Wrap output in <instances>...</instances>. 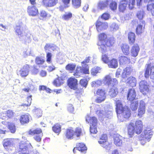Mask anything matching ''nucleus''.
Here are the masks:
<instances>
[{
    "label": "nucleus",
    "mask_w": 154,
    "mask_h": 154,
    "mask_svg": "<svg viewBox=\"0 0 154 154\" xmlns=\"http://www.w3.org/2000/svg\"><path fill=\"white\" fill-rule=\"evenodd\" d=\"M116 111L118 115V119L121 122H123L125 119H128L131 115L130 109L127 107H124L122 102L120 100L116 101Z\"/></svg>",
    "instance_id": "f257e3e1"
},
{
    "label": "nucleus",
    "mask_w": 154,
    "mask_h": 154,
    "mask_svg": "<svg viewBox=\"0 0 154 154\" xmlns=\"http://www.w3.org/2000/svg\"><path fill=\"white\" fill-rule=\"evenodd\" d=\"M25 27V25L21 21H19L16 23L14 29L16 34L20 38L29 43L31 40V35L29 32L25 34L23 30Z\"/></svg>",
    "instance_id": "f03ea898"
},
{
    "label": "nucleus",
    "mask_w": 154,
    "mask_h": 154,
    "mask_svg": "<svg viewBox=\"0 0 154 154\" xmlns=\"http://www.w3.org/2000/svg\"><path fill=\"white\" fill-rule=\"evenodd\" d=\"M115 42L114 38L110 37L106 41H99L97 43L99 51L102 53L106 52L107 47L112 46Z\"/></svg>",
    "instance_id": "7ed1b4c3"
},
{
    "label": "nucleus",
    "mask_w": 154,
    "mask_h": 154,
    "mask_svg": "<svg viewBox=\"0 0 154 154\" xmlns=\"http://www.w3.org/2000/svg\"><path fill=\"white\" fill-rule=\"evenodd\" d=\"M93 107L96 113L100 118L106 117L110 119L112 117V113L111 110H106L105 112H103L101 110L100 106L97 104L94 105L93 106L91 107V108H92Z\"/></svg>",
    "instance_id": "20e7f679"
},
{
    "label": "nucleus",
    "mask_w": 154,
    "mask_h": 154,
    "mask_svg": "<svg viewBox=\"0 0 154 154\" xmlns=\"http://www.w3.org/2000/svg\"><path fill=\"white\" fill-rule=\"evenodd\" d=\"M107 137L105 134H102L98 141L101 146L106 149V152H108L110 149L111 144L107 141Z\"/></svg>",
    "instance_id": "39448f33"
},
{
    "label": "nucleus",
    "mask_w": 154,
    "mask_h": 154,
    "mask_svg": "<svg viewBox=\"0 0 154 154\" xmlns=\"http://www.w3.org/2000/svg\"><path fill=\"white\" fill-rule=\"evenodd\" d=\"M3 142L4 147L9 152V154H12L14 152L15 148L13 146V139L11 138L5 139Z\"/></svg>",
    "instance_id": "423d86ee"
},
{
    "label": "nucleus",
    "mask_w": 154,
    "mask_h": 154,
    "mask_svg": "<svg viewBox=\"0 0 154 154\" xmlns=\"http://www.w3.org/2000/svg\"><path fill=\"white\" fill-rule=\"evenodd\" d=\"M81 133V130L80 128H77L75 131L72 129H68L66 131L65 136L68 139H71L74 135H76L77 137H79Z\"/></svg>",
    "instance_id": "0eeeda50"
},
{
    "label": "nucleus",
    "mask_w": 154,
    "mask_h": 154,
    "mask_svg": "<svg viewBox=\"0 0 154 154\" xmlns=\"http://www.w3.org/2000/svg\"><path fill=\"white\" fill-rule=\"evenodd\" d=\"M40 129L37 128L33 131L30 130L29 134L31 135H35L33 137L34 139L37 142H39L41 141L42 137L43 136Z\"/></svg>",
    "instance_id": "6e6552de"
},
{
    "label": "nucleus",
    "mask_w": 154,
    "mask_h": 154,
    "mask_svg": "<svg viewBox=\"0 0 154 154\" xmlns=\"http://www.w3.org/2000/svg\"><path fill=\"white\" fill-rule=\"evenodd\" d=\"M96 94L98 95L97 98L96 100V102L97 103H100L104 100L106 98V92L103 89H98L97 91Z\"/></svg>",
    "instance_id": "1a4fd4ad"
},
{
    "label": "nucleus",
    "mask_w": 154,
    "mask_h": 154,
    "mask_svg": "<svg viewBox=\"0 0 154 154\" xmlns=\"http://www.w3.org/2000/svg\"><path fill=\"white\" fill-rule=\"evenodd\" d=\"M140 89L143 94H146L149 91V85L144 80L141 81L139 83Z\"/></svg>",
    "instance_id": "9d476101"
},
{
    "label": "nucleus",
    "mask_w": 154,
    "mask_h": 154,
    "mask_svg": "<svg viewBox=\"0 0 154 154\" xmlns=\"http://www.w3.org/2000/svg\"><path fill=\"white\" fill-rule=\"evenodd\" d=\"M27 11L29 15L32 16H36L38 14V10L35 5H30L27 8Z\"/></svg>",
    "instance_id": "9b49d317"
},
{
    "label": "nucleus",
    "mask_w": 154,
    "mask_h": 154,
    "mask_svg": "<svg viewBox=\"0 0 154 154\" xmlns=\"http://www.w3.org/2000/svg\"><path fill=\"white\" fill-rule=\"evenodd\" d=\"M153 132L152 131V130L148 128H146L144 129L143 133L140 136L143 137V138L150 140V138L152 137Z\"/></svg>",
    "instance_id": "f8f14e48"
},
{
    "label": "nucleus",
    "mask_w": 154,
    "mask_h": 154,
    "mask_svg": "<svg viewBox=\"0 0 154 154\" xmlns=\"http://www.w3.org/2000/svg\"><path fill=\"white\" fill-rule=\"evenodd\" d=\"M96 26L98 32L106 29L108 27V23L106 22L103 23L97 20L96 23Z\"/></svg>",
    "instance_id": "ddd939ff"
},
{
    "label": "nucleus",
    "mask_w": 154,
    "mask_h": 154,
    "mask_svg": "<svg viewBox=\"0 0 154 154\" xmlns=\"http://www.w3.org/2000/svg\"><path fill=\"white\" fill-rule=\"evenodd\" d=\"M146 69L144 74L145 77L146 78H148L149 72L150 73H154V66L151 63L146 65L145 66Z\"/></svg>",
    "instance_id": "4468645a"
},
{
    "label": "nucleus",
    "mask_w": 154,
    "mask_h": 154,
    "mask_svg": "<svg viewBox=\"0 0 154 154\" xmlns=\"http://www.w3.org/2000/svg\"><path fill=\"white\" fill-rule=\"evenodd\" d=\"M146 104L143 100L140 101L139 103V106L138 108V116L140 117H142V115L145 112Z\"/></svg>",
    "instance_id": "2eb2a0df"
},
{
    "label": "nucleus",
    "mask_w": 154,
    "mask_h": 154,
    "mask_svg": "<svg viewBox=\"0 0 154 154\" xmlns=\"http://www.w3.org/2000/svg\"><path fill=\"white\" fill-rule=\"evenodd\" d=\"M77 80L73 78H71L68 80V85L72 89L76 90L77 89Z\"/></svg>",
    "instance_id": "dca6fc26"
},
{
    "label": "nucleus",
    "mask_w": 154,
    "mask_h": 154,
    "mask_svg": "<svg viewBox=\"0 0 154 154\" xmlns=\"http://www.w3.org/2000/svg\"><path fill=\"white\" fill-rule=\"evenodd\" d=\"M7 115L6 113L2 112L0 113L1 118L2 119L7 120L8 118L12 117L14 115V113L11 110H8L6 112Z\"/></svg>",
    "instance_id": "f3484780"
},
{
    "label": "nucleus",
    "mask_w": 154,
    "mask_h": 154,
    "mask_svg": "<svg viewBox=\"0 0 154 154\" xmlns=\"http://www.w3.org/2000/svg\"><path fill=\"white\" fill-rule=\"evenodd\" d=\"M87 149L86 147L83 143H78L76 144V147L73 149V151L74 153H76V150L81 151L82 152H85Z\"/></svg>",
    "instance_id": "a211bd4d"
},
{
    "label": "nucleus",
    "mask_w": 154,
    "mask_h": 154,
    "mask_svg": "<svg viewBox=\"0 0 154 154\" xmlns=\"http://www.w3.org/2000/svg\"><path fill=\"white\" fill-rule=\"evenodd\" d=\"M29 70V66L28 65L24 66L18 72L22 77H26L28 74Z\"/></svg>",
    "instance_id": "6ab92c4d"
},
{
    "label": "nucleus",
    "mask_w": 154,
    "mask_h": 154,
    "mask_svg": "<svg viewBox=\"0 0 154 154\" xmlns=\"http://www.w3.org/2000/svg\"><path fill=\"white\" fill-rule=\"evenodd\" d=\"M143 125L142 121L137 120L136 122L135 125L134 127L135 132L137 134H140L142 131Z\"/></svg>",
    "instance_id": "aec40b11"
},
{
    "label": "nucleus",
    "mask_w": 154,
    "mask_h": 154,
    "mask_svg": "<svg viewBox=\"0 0 154 154\" xmlns=\"http://www.w3.org/2000/svg\"><path fill=\"white\" fill-rule=\"evenodd\" d=\"M42 2L45 6L51 7L58 3V0H43Z\"/></svg>",
    "instance_id": "412c9836"
},
{
    "label": "nucleus",
    "mask_w": 154,
    "mask_h": 154,
    "mask_svg": "<svg viewBox=\"0 0 154 154\" xmlns=\"http://www.w3.org/2000/svg\"><path fill=\"white\" fill-rule=\"evenodd\" d=\"M136 97V93L134 88H132L128 90L127 99L129 101H132L135 99Z\"/></svg>",
    "instance_id": "4be33fe9"
},
{
    "label": "nucleus",
    "mask_w": 154,
    "mask_h": 154,
    "mask_svg": "<svg viewBox=\"0 0 154 154\" xmlns=\"http://www.w3.org/2000/svg\"><path fill=\"white\" fill-rule=\"evenodd\" d=\"M140 50L139 46L137 44L134 45L131 50V53L132 56L135 57L138 54Z\"/></svg>",
    "instance_id": "5701e85b"
},
{
    "label": "nucleus",
    "mask_w": 154,
    "mask_h": 154,
    "mask_svg": "<svg viewBox=\"0 0 154 154\" xmlns=\"http://www.w3.org/2000/svg\"><path fill=\"white\" fill-rule=\"evenodd\" d=\"M86 121L90 124V125L93 126H96L97 124V119L95 117H90L88 116L86 119Z\"/></svg>",
    "instance_id": "b1692460"
},
{
    "label": "nucleus",
    "mask_w": 154,
    "mask_h": 154,
    "mask_svg": "<svg viewBox=\"0 0 154 154\" xmlns=\"http://www.w3.org/2000/svg\"><path fill=\"white\" fill-rule=\"evenodd\" d=\"M140 22L141 23L137 26L136 29L137 34L138 35L140 34L143 32L145 24V21L143 20L140 21Z\"/></svg>",
    "instance_id": "393cba45"
},
{
    "label": "nucleus",
    "mask_w": 154,
    "mask_h": 154,
    "mask_svg": "<svg viewBox=\"0 0 154 154\" xmlns=\"http://www.w3.org/2000/svg\"><path fill=\"white\" fill-rule=\"evenodd\" d=\"M44 48L46 51L48 50L49 51L57 50L58 49V47L54 44L50 43L47 44Z\"/></svg>",
    "instance_id": "a878e982"
},
{
    "label": "nucleus",
    "mask_w": 154,
    "mask_h": 154,
    "mask_svg": "<svg viewBox=\"0 0 154 154\" xmlns=\"http://www.w3.org/2000/svg\"><path fill=\"white\" fill-rule=\"evenodd\" d=\"M128 0H122L119 5V9L120 11L123 12L126 9L128 4Z\"/></svg>",
    "instance_id": "bb28decb"
},
{
    "label": "nucleus",
    "mask_w": 154,
    "mask_h": 154,
    "mask_svg": "<svg viewBox=\"0 0 154 154\" xmlns=\"http://www.w3.org/2000/svg\"><path fill=\"white\" fill-rule=\"evenodd\" d=\"M126 82L133 87L136 85L137 81L135 78L131 76L127 79Z\"/></svg>",
    "instance_id": "cd10ccee"
},
{
    "label": "nucleus",
    "mask_w": 154,
    "mask_h": 154,
    "mask_svg": "<svg viewBox=\"0 0 154 154\" xmlns=\"http://www.w3.org/2000/svg\"><path fill=\"white\" fill-rule=\"evenodd\" d=\"M109 4V0L100 1L98 4V8L103 10Z\"/></svg>",
    "instance_id": "c85d7f7f"
},
{
    "label": "nucleus",
    "mask_w": 154,
    "mask_h": 154,
    "mask_svg": "<svg viewBox=\"0 0 154 154\" xmlns=\"http://www.w3.org/2000/svg\"><path fill=\"white\" fill-rule=\"evenodd\" d=\"M3 124H8V128L10 130L11 132L12 133H14L16 131L14 123L8 122H2Z\"/></svg>",
    "instance_id": "c756f323"
},
{
    "label": "nucleus",
    "mask_w": 154,
    "mask_h": 154,
    "mask_svg": "<svg viewBox=\"0 0 154 154\" xmlns=\"http://www.w3.org/2000/svg\"><path fill=\"white\" fill-rule=\"evenodd\" d=\"M130 62V59L127 57L125 56H121L119 57V63L120 64H125L129 63Z\"/></svg>",
    "instance_id": "7c9ffc66"
},
{
    "label": "nucleus",
    "mask_w": 154,
    "mask_h": 154,
    "mask_svg": "<svg viewBox=\"0 0 154 154\" xmlns=\"http://www.w3.org/2000/svg\"><path fill=\"white\" fill-rule=\"evenodd\" d=\"M121 49L124 54L128 55L129 54V47L128 45L123 44L121 46Z\"/></svg>",
    "instance_id": "2f4dec72"
},
{
    "label": "nucleus",
    "mask_w": 154,
    "mask_h": 154,
    "mask_svg": "<svg viewBox=\"0 0 154 154\" xmlns=\"http://www.w3.org/2000/svg\"><path fill=\"white\" fill-rule=\"evenodd\" d=\"M128 134L131 137L135 132L134 124L133 123H130L128 126Z\"/></svg>",
    "instance_id": "473e14b6"
},
{
    "label": "nucleus",
    "mask_w": 154,
    "mask_h": 154,
    "mask_svg": "<svg viewBox=\"0 0 154 154\" xmlns=\"http://www.w3.org/2000/svg\"><path fill=\"white\" fill-rule=\"evenodd\" d=\"M29 121V118L28 115L26 114L21 116L20 122L22 124H24L28 123Z\"/></svg>",
    "instance_id": "72a5a7b5"
},
{
    "label": "nucleus",
    "mask_w": 154,
    "mask_h": 154,
    "mask_svg": "<svg viewBox=\"0 0 154 154\" xmlns=\"http://www.w3.org/2000/svg\"><path fill=\"white\" fill-rule=\"evenodd\" d=\"M128 38L130 44L134 43L135 39V35L134 33L130 32L128 34Z\"/></svg>",
    "instance_id": "f704fd0d"
},
{
    "label": "nucleus",
    "mask_w": 154,
    "mask_h": 154,
    "mask_svg": "<svg viewBox=\"0 0 154 154\" xmlns=\"http://www.w3.org/2000/svg\"><path fill=\"white\" fill-rule=\"evenodd\" d=\"M108 66L111 68H117L118 66V62L117 60L115 59H112L108 64Z\"/></svg>",
    "instance_id": "c9c22d12"
},
{
    "label": "nucleus",
    "mask_w": 154,
    "mask_h": 154,
    "mask_svg": "<svg viewBox=\"0 0 154 154\" xmlns=\"http://www.w3.org/2000/svg\"><path fill=\"white\" fill-rule=\"evenodd\" d=\"M139 102L138 100H134L131 102L130 108L133 111H135L137 109L138 107Z\"/></svg>",
    "instance_id": "e433bc0d"
},
{
    "label": "nucleus",
    "mask_w": 154,
    "mask_h": 154,
    "mask_svg": "<svg viewBox=\"0 0 154 154\" xmlns=\"http://www.w3.org/2000/svg\"><path fill=\"white\" fill-rule=\"evenodd\" d=\"M117 89L112 88H111L109 92V94L112 97H114L116 96L118 93Z\"/></svg>",
    "instance_id": "4c0bfd02"
},
{
    "label": "nucleus",
    "mask_w": 154,
    "mask_h": 154,
    "mask_svg": "<svg viewBox=\"0 0 154 154\" xmlns=\"http://www.w3.org/2000/svg\"><path fill=\"white\" fill-rule=\"evenodd\" d=\"M73 7L78 8L81 6V0H72Z\"/></svg>",
    "instance_id": "58836bf2"
},
{
    "label": "nucleus",
    "mask_w": 154,
    "mask_h": 154,
    "mask_svg": "<svg viewBox=\"0 0 154 154\" xmlns=\"http://www.w3.org/2000/svg\"><path fill=\"white\" fill-rule=\"evenodd\" d=\"M121 137L120 136L118 137H115L114 138V143L118 146H121L122 144V141L121 139Z\"/></svg>",
    "instance_id": "ea45409f"
},
{
    "label": "nucleus",
    "mask_w": 154,
    "mask_h": 154,
    "mask_svg": "<svg viewBox=\"0 0 154 154\" xmlns=\"http://www.w3.org/2000/svg\"><path fill=\"white\" fill-rule=\"evenodd\" d=\"M52 130L55 133L58 134L61 131L60 125L58 123L56 124L52 127Z\"/></svg>",
    "instance_id": "a19ab883"
},
{
    "label": "nucleus",
    "mask_w": 154,
    "mask_h": 154,
    "mask_svg": "<svg viewBox=\"0 0 154 154\" xmlns=\"http://www.w3.org/2000/svg\"><path fill=\"white\" fill-rule=\"evenodd\" d=\"M63 80L60 77L55 79L53 82L54 85L56 86H59L63 83Z\"/></svg>",
    "instance_id": "79ce46f5"
},
{
    "label": "nucleus",
    "mask_w": 154,
    "mask_h": 154,
    "mask_svg": "<svg viewBox=\"0 0 154 154\" xmlns=\"http://www.w3.org/2000/svg\"><path fill=\"white\" fill-rule=\"evenodd\" d=\"M34 113L36 115L38 118L41 117L42 115V111L40 109H36L33 110Z\"/></svg>",
    "instance_id": "37998d69"
},
{
    "label": "nucleus",
    "mask_w": 154,
    "mask_h": 154,
    "mask_svg": "<svg viewBox=\"0 0 154 154\" xmlns=\"http://www.w3.org/2000/svg\"><path fill=\"white\" fill-rule=\"evenodd\" d=\"M110 30L112 31L115 32L118 30L119 26L118 24L113 23L110 26Z\"/></svg>",
    "instance_id": "c03bdc74"
},
{
    "label": "nucleus",
    "mask_w": 154,
    "mask_h": 154,
    "mask_svg": "<svg viewBox=\"0 0 154 154\" xmlns=\"http://www.w3.org/2000/svg\"><path fill=\"white\" fill-rule=\"evenodd\" d=\"M28 149L25 143H23V142H21L20 143L19 145V150L18 151L19 152H20L24 150Z\"/></svg>",
    "instance_id": "a18cd8bd"
},
{
    "label": "nucleus",
    "mask_w": 154,
    "mask_h": 154,
    "mask_svg": "<svg viewBox=\"0 0 154 154\" xmlns=\"http://www.w3.org/2000/svg\"><path fill=\"white\" fill-rule=\"evenodd\" d=\"M101 84L102 81L98 80L92 82L91 83V85L92 87H95L100 85Z\"/></svg>",
    "instance_id": "49530a36"
},
{
    "label": "nucleus",
    "mask_w": 154,
    "mask_h": 154,
    "mask_svg": "<svg viewBox=\"0 0 154 154\" xmlns=\"http://www.w3.org/2000/svg\"><path fill=\"white\" fill-rule=\"evenodd\" d=\"M100 69L99 67H94L91 70V74L92 75L94 76L98 72H100Z\"/></svg>",
    "instance_id": "de8ad7c7"
},
{
    "label": "nucleus",
    "mask_w": 154,
    "mask_h": 154,
    "mask_svg": "<svg viewBox=\"0 0 154 154\" xmlns=\"http://www.w3.org/2000/svg\"><path fill=\"white\" fill-rule=\"evenodd\" d=\"M147 8L148 11H151L152 15L154 16V4L148 5Z\"/></svg>",
    "instance_id": "09e8293b"
},
{
    "label": "nucleus",
    "mask_w": 154,
    "mask_h": 154,
    "mask_svg": "<svg viewBox=\"0 0 154 154\" xmlns=\"http://www.w3.org/2000/svg\"><path fill=\"white\" fill-rule=\"evenodd\" d=\"M72 17V14L71 13H65L62 16V18L65 20H68Z\"/></svg>",
    "instance_id": "8fccbe9b"
},
{
    "label": "nucleus",
    "mask_w": 154,
    "mask_h": 154,
    "mask_svg": "<svg viewBox=\"0 0 154 154\" xmlns=\"http://www.w3.org/2000/svg\"><path fill=\"white\" fill-rule=\"evenodd\" d=\"M144 12L143 10H140L137 11V16L138 18L141 21L143 18Z\"/></svg>",
    "instance_id": "3c124183"
},
{
    "label": "nucleus",
    "mask_w": 154,
    "mask_h": 154,
    "mask_svg": "<svg viewBox=\"0 0 154 154\" xmlns=\"http://www.w3.org/2000/svg\"><path fill=\"white\" fill-rule=\"evenodd\" d=\"M111 80L110 76L107 75L106 76L105 79V83L106 84H107L109 86H110L111 84Z\"/></svg>",
    "instance_id": "603ef678"
},
{
    "label": "nucleus",
    "mask_w": 154,
    "mask_h": 154,
    "mask_svg": "<svg viewBox=\"0 0 154 154\" xmlns=\"http://www.w3.org/2000/svg\"><path fill=\"white\" fill-rule=\"evenodd\" d=\"M76 66V65L74 64H69L66 65V69L67 70L70 71H73L74 70Z\"/></svg>",
    "instance_id": "864d4df0"
},
{
    "label": "nucleus",
    "mask_w": 154,
    "mask_h": 154,
    "mask_svg": "<svg viewBox=\"0 0 154 154\" xmlns=\"http://www.w3.org/2000/svg\"><path fill=\"white\" fill-rule=\"evenodd\" d=\"M35 62L38 64H42L45 62V60L42 57H37L35 59Z\"/></svg>",
    "instance_id": "5fc2aeb1"
},
{
    "label": "nucleus",
    "mask_w": 154,
    "mask_h": 154,
    "mask_svg": "<svg viewBox=\"0 0 154 154\" xmlns=\"http://www.w3.org/2000/svg\"><path fill=\"white\" fill-rule=\"evenodd\" d=\"M88 83V81L86 79H81L80 82V84L83 87L86 88Z\"/></svg>",
    "instance_id": "6e6d98bb"
},
{
    "label": "nucleus",
    "mask_w": 154,
    "mask_h": 154,
    "mask_svg": "<svg viewBox=\"0 0 154 154\" xmlns=\"http://www.w3.org/2000/svg\"><path fill=\"white\" fill-rule=\"evenodd\" d=\"M102 60L105 63H107L109 62V59L106 54H103L102 56Z\"/></svg>",
    "instance_id": "4d7b16f0"
},
{
    "label": "nucleus",
    "mask_w": 154,
    "mask_h": 154,
    "mask_svg": "<svg viewBox=\"0 0 154 154\" xmlns=\"http://www.w3.org/2000/svg\"><path fill=\"white\" fill-rule=\"evenodd\" d=\"M99 38L100 40L99 41H105L107 38V36L104 33H103L99 35Z\"/></svg>",
    "instance_id": "13d9d810"
},
{
    "label": "nucleus",
    "mask_w": 154,
    "mask_h": 154,
    "mask_svg": "<svg viewBox=\"0 0 154 154\" xmlns=\"http://www.w3.org/2000/svg\"><path fill=\"white\" fill-rule=\"evenodd\" d=\"M47 53L46 55V61L49 63H51V62L52 54L51 53L48 52Z\"/></svg>",
    "instance_id": "bf43d9fd"
},
{
    "label": "nucleus",
    "mask_w": 154,
    "mask_h": 154,
    "mask_svg": "<svg viewBox=\"0 0 154 154\" xmlns=\"http://www.w3.org/2000/svg\"><path fill=\"white\" fill-rule=\"evenodd\" d=\"M90 132L91 134H96L97 132L96 126H93L90 125Z\"/></svg>",
    "instance_id": "052dcab7"
},
{
    "label": "nucleus",
    "mask_w": 154,
    "mask_h": 154,
    "mask_svg": "<svg viewBox=\"0 0 154 154\" xmlns=\"http://www.w3.org/2000/svg\"><path fill=\"white\" fill-rule=\"evenodd\" d=\"M110 7L112 10H116L117 8V4L115 2H112L110 5Z\"/></svg>",
    "instance_id": "680f3d73"
},
{
    "label": "nucleus",
    "mask_w": 154,
    "mask_h": 154,
    "mask_svg": "<svg viewBox=\"0 0 154 154\" xmlns=\"http://www.w3.org/2000/svg\"><path fill=\"white\" fill-rule=\"evenodd\" d=\"M139 140L140 141V144L142 145H144L146 142L149 141V140H146V139L143 138L142 136H140L139 137Z\"/></svg>",
    "instance_id": "e2e57ef3"
},
{
    "label": "nucleus",
    "mask_w": 154,
    "mask_h": 154,
    "mask_svg": "<svg viewBox=\"0 0 154 154\" xmlns=\"http://www.w3.org/2000/svg\"><path fill=\"white\" fill-rule=\"evenodd\" d=\"M75 75L77 76H80L82 74V69L80 67H77L75 73Z\"/></svg>",
    "instance_id": "0e129e2a"
},
{
    "label": "nucleus",
    "mask_w": 154,
    "mask_h": 154,
    "mask_svg": "<svg viewBox=\"0 0 154 154\" xmlns=\"http://www.w3.org/2000/svg\"><path fill=\"white\" fill-rule=\"evenodd\" d=\"M135 3V0H129L128 6L130 9H132L134 8Z\"/></svg>",
    "instance_id": "69168bd1"
},
{
    "label": "nucleus",
    "mask_w": 154,
    "mask_h": 154,
    "mask_svg": "<svg viewBox=\"0 0 154 154\" xmlns=\"http://www.w3.org/2000/svg\"><path fill=\"white\" fill-rule=\"evenodd\" d=\"M110 17V15L108 13H105L103 14L101 18L105 20H108L109 19Z\"/></svg>",
    "instance_id": "338daca9"
},
{
    "label": "nucleus",
    "mask_w": 154,
    "mask_h": 154,
    "mask_svg": "<svg viewBox=\"0 0 154 154\" xmlns=\"http://www.w3.org/2000/svg\"><path fill=\"white\" fill-rule=\"evenodd\" d=\"M124 71L126 72V74L127 75H129L133 70L132 67H126L125 69H124Z\"/></svg>",
    "instance_id": "774afa93"
}]
</instances>
